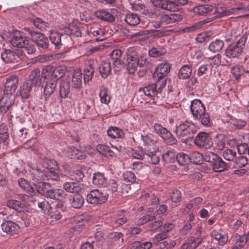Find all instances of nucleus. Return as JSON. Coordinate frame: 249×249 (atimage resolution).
I'll return each instance as SVG.
<instances>
[{
    "label": "nucleus",
    "mask_w": 249,
    "mask_h": 249,
    "mask_svg": "<svg viewBox=\"0 0 249 249\" xmlns=\"http://www.w3.org/2000/svg\"><path fill=\"white\" fill-rule=\"evenodd\" d=\"M108 195L99 189L91 190L87 196V200L89 203L94 205L100 204L105 202L107 199Z\"/></svg>",
    "instance_id": "7"
},
{
    "label": "nucleus",
    "mask_w": 249,
    "mask_h": 249,
    "mask_svg": "<svg viewBox=\"0 0 249 249\" xmlns=\"http://www.w3.org/2000/svg\"><path fill=\"white\" fill-rule=\"evenodd\" d=\"M108 136L113 139L122 138L124 136L123 131L116 126H110L107 131Z\"/></svg>",
    "instance_id": "33"
},
{
    "label": "nucleus",
    "mask_w": 249,
    "mask_h": 249,
    "mask_svg": "<svg viewBox=\"0 0 249 249\" xmlns=\"http://www.w3.org/2000/svg\"><path fill=\"white\" fill-rule=\"evenodd\" d=\"M234 167L235 168H242L245 166L248 163L247 158L245 156H240L235 159Z\"/></svg>",
    "instance_id": "63"
},
{
    "label": "nucleus",
    "mask_w": 249,
    "mask_h": 249,
    "mask_svg": "<svg viewBox=\"0 0 249 249\" xmlns=\"http://www.w3.org/2000/svg\"><path fill=\"white\" fill-rule=\"evenodd\" d=\"M191 110L193 116L204 126H208L210 122L209 115L206 112L204 105L199 100L191 102Z\"/></svg>",
    "instance_id": "1"
},
{
    "label": "nucleus",
    "mask_w": 249,
    "mask_h": 249,
    "mask_svg": "<svg viewBox=\"0 0 249 249\" xmlns=\"http://www.w3.org/2000/svg\"><path fill=\"white\" fill-rule=\"evenodd\" d=\"M97 150L102 155L107 157L114 158L115 153L110 148L105 144H98L97 146Z\"/></svg>",
    "instance_id": "36"
},
{
    "label": "nucleus",
    "mask_w": 249,
    "mask_h": 249,
    "mask_svg": "<svg viewBox=\"0 0 249 249\" xmlns=\"http://www.w3.org/2000/svg\"><path fill=\"white\" fill-rule=\"evenodd\" d=\"M127 59L126 67L129 73L133 74L139 66V56L135 49L130 47L126 51Z\"/></svg>",
    "instance_id": "6"
},
{
    "label": "nucleus",
    "mask_w": 249,
    "mask_h": 249,
    "mask_svg": "<svg viewBox=\"0 0 249 249\" xmlns=\"http://www.w3.org/2000/svg\"><path fill=\"white\" fill-rule=\"evenodd\" d=\"M203 240L201 236H190L185 243L181 245L180 248L181 249H196L202 243Z\"/></svg>",
    "instance_id": "19"
},
{
    "label": "nucleus",
    "mask_w": 249,
    "mask_h": 249,
    "mask_svg": "<svg viewBox=\"0 0 249 249\" xmlns=\"http://www.w3.org/2000/svg\"><path fill=\"white\" fill-rule=\"evenodd\" d=\"M18 183L19 187L28 193L31 196L36 194V188H35V183L31 184L27 180L20 178L18 180Z\"/></svg>",
    "instance_id": "25"
},
{
    "label": "nucleus",
    "mask_w": 249,
    "mask_h": 249,
    "mask_svg": "<svg viewBox=\"0 0 249 249\" xmlns=\"http://www.w3.org/2000/svg\"><path fill=\"white\" fill-rule=\"evenodd\" d=\"M90 32L92 36L95 37L97 41H101L106 38V33L104 29L97 28V29H91Z\"/></svg>",
    "instance_id": "42"
},
{
    "label": "nucleus",
    "mask_w": 249,
    "mask_h": 249,
    "mask_svg": "<svg viewBox=\"0 0 249 249\" xmlns=\"http://www.w3.org/2000/svg\"><path fill=\"white\" fill-rule=\"evenodd\" d=\"M62 76L58 74V70H55L52 74L51 78H48L46 81L44 89V93L46 96H50L55 90L57 84V81Z\"/></svg>",
    "instance_id": "9"
},
{
    "label": "nucleus",
    "mask_w": 249,
    "mask_h": 249,
    "mask_svg": "<svg viewBox=\"0 0 249 249\" xmlns=\"http://www.w3.org/2000/svg\"><path fill=\"white\" fill-rule=\"evenodd\" d=\"M155 83L154 84L156 86L157 93H161L166 84V79L163 78L160 80L154 79Z\"/></svg>",
    "instance_id": "62"
},
{
    "label": "nucleus",
    "mask_w": 249,
    "mask_h": 249,
    "mask_svg": "<svg viewBox=\"0 0 249 249\" xmlns=\"http://www.w3.org/2000/svg\"><path fill=\"white\" fill-rule=\"evenodd\" d=\"M190 161L196 164H201L204 160V155H203L197 151H194L191 153L190 156Z\"/></svg>",
    "instance_id": "54"
},
{
    "label": "nucleus",
    "mask_w": 249,
    "mask_h": 249,
    "mask_svg": "<svg viewBox=\"0 0 249 249\" xmlns=\"http://www.w3.org/2000/svg\"><path fill=\"white\" fill-rule=\"evenodd\" d=\"M70 83L68 81L63 82L60 86L59 94L61 98L67 97L70 92Z\"/></svg>",
    "instance_id": "53"
},
{
    "label": "nucleus",
    "mask_w": 249,
    "mask_h": 249,
    "mask_svg": "<svg viewBox=\"0 0 249 249\" xmlns=\"http://www.w3.org/2000/svg\"><path fill=\"white\" fill-rule=\"evenodd\" d=\"M13 102L11 97L7 96L4 98V100L1 101L0 106V111L5 113L9 109Z\"/></svg>",
    "instance_id": "55"
},
{
    "label": "nucleus",
    "mask_w": 249,
    "mask_h": 249,
    "mask_svg": "<svg viewBox=\"0 0 249 249\" xmlns=\"http://www.w3.org/2000/svg\"><path fill=\"white\" fill-rule=\"evenodd\" d=\"M101 101L102 103L108 104L110 101V96L107 88L104 86L100 88L99 93Z\"/></svg>",
    "instance_id": "40"
},
{
    "label": "nucleus",
    "mask_w": 249,
    "mask_h": 249,
    "mask_svg": "<svg viewBox=\"0 0 249 249\" xmlns=\"http://www.w3.org/2000/svg\"><path fill=\"white\" fill-rule=\"evenodd\" d=\"M195 143L198 147L210 148L213 144L208 134L205 132L198 133L196 136Z\"/></svg>",
    "instance_id": "10"
},
{
    "label": "nucleus",
    "mask_w": 249,
    "mask_h": 249,
    "mask_svg": "<svg viewBox=\"0 0 249 249\" xmlns=\"http://www.w3.org/2000/svg\"><path fill=\"white\" fill-rule=\"evenodd\" d=\"M51 186V185L49 183L39 182L36 185L35 184V188H36V191L39 194L45 196Z\"/></svg>",
    "instance_id": "38"
},
{
    "label": "nucleus",
    "mask_w": 249,
    "mask_h": 249,
    "mask_svg": "<svg viewBox=\"0 0 249 249\" xmlns=\"http://www.w3.org/2000/svg\"><path fill=\"white\" fill-rule=\"evenodd\" d=\"M18 83V78L16 75H11L6 79L4 90L7 96L11 97L12 94L16 90Z\"/></svg>",
    "instance_id": "13"
},
{
    "label": "nucleus",
    "mask_w": 249,
    "mask_h": 249,
    "mask_svg": "<svg viewBox=\"0 0 249 249\" xmlns=\"http://www.w3.org/2000/svg\"><path fill=\"white\" fill-rule=\"evenodd\" d=\"M90 219V216L88 214H82L75 216L74 221L76 224H79L78 226H82L87 223Z\"/></svg>",
    "instance_id": "61"
},
{
    "label": "nucleus",
    "mask_w": 249,
    "mask_h": 249,
    "mask_svg": "<svg viewBox=\"0 0 249 249\" xmlns=\"http://www.w3.org/2000/svg\"><path fill=\"white\" fill-rule=\"evenodd\" d=\"M157 18L158 19L160 20L163 24H168L180 21L182 19V16L177 14L167 15L161 13L159 14Z\"/></svg>",
    "instance_id": "18"
},
{
    "label": "nucleus",
    "mask_w": 249,
    "mask_h": 249,
    "mask_svg": "<svg viewBox=\"0 0 249 249\" xmlns=\"http://www.w3.org/2000/svg\"><path fill=\"white\" fill-rule=\"evenodd\" d=\"M197 131L195 124L191 121H185L176 125L175 133L178 137H183L195 134Z\"/></svg>",
    "instance_id": "4"
},
{
    "label": "nucleus",
    "mask_w": 249,
    "mask_h": 249,
    "mask_svg": "<svg viewBox=\"0 0 249 249\" xmlns=\"http://www.w3.org/2000/svg\"><path fill=\"white\" fill-rule=\"evenodd\" d=\"M248 240L249 237L246 234L236 237L235 243L233 246L237 249H242Z\"/></svg>",
    "instance_id": "47"
},
{
    "label": "nucleus",
    "mask_w": 249,
    "mask_h": 249,
    "mask_svg": "<svg viewBox=\"0 0 249 249\" xmlns=\"http://www.w3.org/2000/svg\"><path fill=\"white\" fill-rule=\"evenodd\" d=\"M176 160L181 165H186L190 162V156L183 153L178 154Z\"/></svg>",
    "instance_id": "58"
},
{
    "label": "nucleus",
    "mask_w": 249,
    "mask_h": 249,
    "mask_svg": "<svg viewBox=\"0 0 249 249\" xmlns=\"http://www.w3.org/2000/svg\"><path fill=\"white\" fill-rule=\"evenodd\" d=\"M33 22L34 26L40 30H46L49 27V24L48 22L44 21L39 18H36L34 19Z\"/></svg>",
    "instance_id": "56"
},
{
    "label": "nucleus",
    "mask_w": 249,
    "mask_h": 249,
    "mask_svg": "<svg viewBox=\"0 0 249 249\" xmlns=\"http://www.w3.org/2000/svg\"><path fill=\"white\" fill-rule=\"evenodd\" d=\"M62 34L59 33H53L50 36V39L52 44H53L55 49H59L62 44L61 42Z\"/></svg>",
    "instance_id": "41"
},
{
    "label": "nucleus",
    "mask_w": 249,
    "mask_h": 249,
    "mask_svg": "<svg viewBox=\"0 0 249 249\" xmlns=\"http://www.w3.org/2000/svg\"><path fill=\"white\" fill-rule=\"evenodd\" d=\"M220 156L213 152L207 151L204 154V160L211 163L212 167Z\"/></svg>",
    "instance_id": "48"
},
{
    "label": "nucleus",
    "mask_w": 249,
    "mask_h": 249,
    "mask_svg": "<svg viewBox=\"0 0 249 249\" xmlns=\"http://www.w3.org/2000/svg\"><path fill=\"white\" fill-rule=\"evenodd\" d=\"M176 152L174 150H168L162 155V159L166 163H172L176 160Z\"/></svg>",
    "instance_id": "46"
},
{
    "label": "nucleus",
    "mask_w": 249,
    "mask_h": 249,
    "mask_svg": "<svg viewBox=\"0 0 249 249\" xmlns=\"http://www.w3.org/2000/svg\"><path fill=\"white\" fill-rule=\"evenodd\" d=\"M247 39V35L244 34L237 41L231 43L225 50V55L229 58H238L243 52Z\"/></svg>",
    "instance_id": "2"
},
{
    "label": "nucleus",
    "mask_w": 249,
    "mask_h": 249,
    "mask_svg": "<svg viewBox=\"0 0 249 249\" xmlns=\"http://www.w3.org/2000/svg\"><path fill=\"white\" fill-rule=\"evenodd\" d=\"M166 50L162 48H153L149 51V54L151 57H156L163 55Z\"/></svg>",
    "instance_id": "64"
},
{
    "label": "nucleus",
    "mask_w": 249,
    "mask_h": 249,
    "mask_svg": "<svg viewBox=\"0 0 249 249\" xmlns=\"http://www.w3.org/2000/svg\"><path fill=\"white\" fill-rule=\"evenodd\" d=\"M95 16L103 20L112 22L115 20L114 17L110 13L103 10H99L95 12Z\"/></svg>",
    "instance_id": "32"
},
{
    "label": "nucleus",
    "mask_w": 249,
    "mask_h": 249,
    "mask_svg": "<svg viewBox=\"0 0 249 249\" xmlns=\"http://www.w3.org/2000/svg\"><path fill=\"white\" fill-rule=\"evenodd\" d=\"M141 91H142L146 96L150 97H154L157 94L156 86L154 84L149 85L143 89H140V92Z\"/></svg>",
    "instance_id": "43"
},
{
    "label": "nucleus",
    "mask_w": 249,
    "mask_h": 249,
    "mask_svg": "<svg viewBox=\"0 0 249 249\" xmlns=\"http://www.w3.org/2000/svg\"><path fill=\"white\" fill-rule=\"evenodd\" d=\"M228 164L222 160L220 157L212 167L213 170L215 172H222L228 168Z\"/></svg>",
    "instance_id": "51"
},
{
    "label": "nucleus",
    "mask_w": 249,
    "mask_h": 249,
    "mask_svg": "<svg viewBox=\"0 0 249 249\" xmlns=\"http://www.w3.org/2000/svg\"><path fill=\"white\" fill-rule=\"evenodd\" d=\"M99 69L102 77L106 78L111 71V63L108 61H102Z\"/></svg>",
    "instance_id": "35"
},
{
    "label": "nucleus",
    "mask_w": 249,
    "mask_h": 249,
    "mask_svg": "<svg viewBox=\"0 0 249 249\" xmlns=\"http://www.w3.org/2000/svg\"><path fill=\"white\" fill-rule=\"evenodd\" d=\"M37 204L43 213L46 214H51L52 208L48 201L44 200L41 202H37Z\"/></svg>",
    "instance_id": "57"
},
{
    "label": "nucleus",
    "mask_w": 249,
    "mask_h": 249,
    "mask_svg": "<svg viewBox=\"0 0 249 249\" xmlns=\"http://www.w3.org/2000/svg\"><path fill=\"white\" fill-rule=\"evenodd\" d=\"M191 68L187 65H184L180 69L178 76L180 79H186L190 77L192 73Z\"/></svg>",
    "instance_id": "50"
},
{
    "label": "nucleus",
    "mask_w": 249,
    "mask_h": 249,
    "mask_svg": "<svg viewBox=\"0 0 249 249\" xmlns=\"http://www.w3.org/2000/svg\"><path fill=\"white\" fill-rule=\"evenodd\" d=\"M58 70V74L63 76L64 74L65 71L61 67H57L53 69L51 65L46 66L42 70L41 74L42 78L47 80L48 78H51L53 73L55 71Z\"/></svg>",
    "instance_id": "23"
},
{
    "label": "nucleus",
    "mask_w": 249,
    "mask_h": 249,
    "mask_svg": "<svg viewBox=\"0 0 249 249\" xmlns=\"http://www.w3.org/2000/svg\"><path fill=\"white\" fill-rule=\"evenodd\" d=\"M232 13V11L227 10L223 3L215 4V7H213V12L211 13L212 17L208 19V22L215 18L229 15Z\"/></svg>",
    "instance_id": "12"
},
{
    "label": "nucleus",
    "mask_w": 249,
    "mask_h": 249,
    "mask_svg": "<svg viewBox=\"0 0 249 249\" xmlns=\"http://www.w3.org/2000/svg\"><path fill=\"white\" fill-rule=\"evenodd\" d=\"M7 206L10 208H12L17 211H23L25 209L24 203L15 200H10L7 202Z\"/></svg>",
    "instance_id": "39"
},
{
    "label": "nucleus",
    "mask_w": 249,
    "mask_h": 249,
    "mask_svg": "<svg viewBox=\"0 0 249 249\" xmlns=\"http://www.w3.org/2000/svg\"><path fill=\"white\" fill-rule=\"evenodd\" d=\"M34 87H40L42 84V77L40 76V71L36 68L32 71L26 81Z\"/></svg>",
    "instance_id": "17"
},
{
    "label": "nucleus",
    "mask_w": 249,
    "mask_h": 249,
    "mask_svg": "<svg viewBox=\"0 0 249 249\" xmlns=\"http://www.w3.org/2000/svg\"><path fill=\"white\" fill-rule=\"evenodd\" d=\"M64 191L60 189H54L51 186L45 196L55 200H59L63 197Z\"/></svg>",
    "instance_id": "29"
},
{
    "label": "nucleus",
    "mask_w": 249,
    "mask_h": 249,
    "mask_svg": "<svg viewBox=\"0 0 249 249\" xmlns=\"http://www.w3.org/2000/svg\"><path fill=\"white\" fill-rule=\"evenodd\" d=\"M1 226L2 231L10 235L17 234L20 229V226L12 221H5Z\"/></svg>",
    "instance_id": "21"
},
{
    "label": "nucleus",
    "mask_w": 249,
    "mask_h": 249,
    "mask_svg": "<svg viewBox=\"0 0 249 249\" xmlns=\"http://www.w3.org/2000/svg\"><path fill=\"white\" fill-rule=\"evenodd\" d=\"M159 149L154 147L153 150L145 149V154L142 151L134 150L131 153L132 157L139 160H145L148 162L157 164L160 161V158L157 155Z\"/></svg>",
    "instance_id": "3"
},
{
    "label": "nucleus",
    "mask_w": 249,
    "mask_h": 249,
    "mask_svg": "<svg viewBox=\"0 0 249 249\" xmlns=\"http://www.w3.org/2000/svg\"><path fill=\"white\" fill-rule=\"evenodd\" d=\"M25 30L28 33L32 40L36 42L37 46L39 48H42L43 50H46L48 48L49 45V40L43 34L34 31L29 28H25Z\"/></svg>",
    "instance_id": "8"
},
{
    "label": "nucleus",
    "mask_w": 249,
    "mask_h": 249,
    "mask_svg": "<svg viewBox=\"0 0 249 249\" xmlns=\"http://www.w3.org/2000/svg\"><path fill=\"white\" fill-rule=\"evenodd\" d=\"M222 155L226 160L234 161L236 156V152L234 150L227 148L223 150Z\"/></svg>",
    "instance_id": "52"
},
{
    "label": "nucleus",
    "mask_w": 249,
    "mask_h": 249,
    "mask_svg": "<svg viewBox=\"0 0 249 249\" xmlns=\"http://www.w3.org/2000/svg\"><path fill=\"white\" fill-rule=\"evenodd\" d=\"M66 156L71 159L83 160L86 158L85 153L74 147H69L64 150Z\"/></svg>",
    "instance_id": "16"
},
{
    "label": "nucleus",
    "mask_w": 249,
    "mask_h": 249,
    "mask_svg": "<svg viewBox=\"0 0 249 249\" xmlns=\"http://www.w3.org/2000/svg\"><path fill=\"white\" fill-rule=\"evenodd\" d=\"M28 40L27 37L22 35L20 32L16 33L11 39V43L13 47L22 48L28 45Z\"/></svg>",
    "instance_id": "20"
},
{
    "label": "nucleus",
    "mask_w": 249,
    "mask_h": 249,
    "mask_svg": "<svg viewBox=\"0 0 249 249\" xmlns=\"http://www.w3.org/2000/svg\"><path fill=\"white\" fill-rule=\"evenodd\" d=\"M155 132L163 140V142L169 145H174L177 142L176 139L167 128L159 123L154 125Z\"/></svg>",
    "instance_id": "5"
},
{
    "label": "nucleus",
    "mask_w": 249,
    "mask_h": 249,
    "mask_svg": "<svg viewBox=\"0 0 249 249\" xmlns=\"http://www.w3.org/2000/svg\"><path fill=\"white\" fill-rule=\"evenodd\" d=\"M211 236L213 243L219 246L225 245L228 241V234L221 229L213 231Z\"/></svg>",
    "instance_id": "11"
},
{
    "label": "nucleus",
    "mask_w": 249,
    "mask_h": 249,
    "mask_svg": "<svg viewBox=\"0 0 249 249\" xmlns=\"http://www.w3.org/2000/svg\"><path fill=\"white\" fill-rule=\"evenodd\" d=\"M92 183L97 186H105L107 184V178L102 173H95L92 177Z\"/></svg>",
    "instance_id": "30"
},
{
    "label": "nucleus",
    "mask_w": 249,
    "mask_h": 249,
    "mask_svg": "<svg viewBox=\"0 0 249 249\" xmlns=\"http://www.w3.org/2000/svg\"><path fill=\"white\" fill-rule=\"evenodd\" d=\"M69 203L72 207L80 209L84 203V198L82 195L76 193L69 198Z\"/></svg>",
    "instance_id": "27"
},
{
    "label": "nucleus",
    "mask_w": 249,
    "mask_h": 249,
    "mask_svg": "<svg viewBox=\"0 0 249 249\" xmlns=\"http://www.w3.org/2000/svg\"><path fill=\"white\" fill-rule=\"evenodd\" d=\"M42 166L48 171L52 170H56L58 167L57 162L54 160L47 158L44 159L42 162Z\"/></svg>",
    "instance_id": "44"
},
{
    "label": "nucleus",
    "mask_w": 249,
    "mask_h": 249,
    "mask_svg": "<svg viewBox=\"0 0 249 249\" xmlns=\"http://www.w3.org/2000/svg\"><path fill=\"white\" fill-rule=\"evenodd\" d=\"M83 184L77 181L65 182L63 185L64 190L70 193H78L82 189Z\"/></svg>",
    "instance_id": "24"
},
{
    "label": "nucleus",
    "mask_w": 249,
    "mask_h": 249,
    "mask_svg": "<svg viewBox=\"0 0 249 249\" xmlns=\"http://www.w3.org/2000/svg\"><path fill=\"white\" fill-rule=\"evenodd\" d=\"M171 69L170 65L168 63H162L160 64L155 69L153 77L154 79L160 80L167 75Z\"/></svg>",
    "instance_id": "15"
},
{
    "label": "nucleus",
    "mask_w": 249,
    "mask_h": 249,
    "mask_svg": "<svg viewBox=\"0 0 249 249\" xmlns=\"http://www.w3.org/2000/svg\"><path fill=\"white\" fill-rule=\"evenodd\" d=\"M82 74L80 70H75L73 72L71 80L72 87L80 89L82 87Z\"/></svg>",
    "instance_id": "31"
},
{
    "label": "nucleus",
    "mask_w": 249,
    "mask_h": 249,
    "mask_svg": "<svg viewBox=\"0 0 249 249\" xmlns=\"http://www.w3.org/2000/svg\"><path fill=\"white\" fill-rule=\"evenodd\" d=\"M32 175L33 180H36L38 182H42V180H44L47 178L45 173L38 169L33 170Z\"/></svg>",
    "instance_id": "60"
},
{
    "label": "nucleus",
    "mask_w": 249,
    "mask_h": 249,
    "mask_svg": "<svg viewBox=\"0 0 249 249\" xmlns=\"http://www.w3.org/2000/svg\"><path fill=\"white\" fill-rule=\"evenodd\" d=\"M1 58L5 63H15L18 62V55L15 51L6 49L1 53Z\"/></svg>",
    "instance_id": "22"
},
{
    "label": "nucleus",
    "mask_w": 249,
    "mask_h": 249,
    "mask_svg": "<svg viewBox=\"0 0 249 249\" xmlns=\"http://www.w3.org/2000/svg\"><path fill=\"white\" fill-rule=\"evenodd\" d=\"M141 139L143 142L144 145L147 146V148L145 149H148L149 146H153L152 149H150L151 150H153L154 147L158 148V146H155V144L157 143V140L152 134L149 133L145 135H142Z\"/></svg>",
    "instance_id": "28"
},
{
    "label": "nucleus",
    "mask_w": 249,
    "mask_h": 249,
    "mask_svg": "<svg viewBox=\"0 0 249 249\" xmlns=\"http://www.w3.org/2000/svg\"><path fill=\"white\" fill-rule=\"evenodd\" d=\"M33 88L31 84L27 82L22 85L19 90V92L23 99H26L29 97Z\"/></svg>",
    "instance_id": "37"
},
{
    "label": "nucleus",
    "mask_w": 249,
    "mask_h": 249,
    "mask_svg": "<svg viewBox=\"0 0 249 249\" xmlns=\"http://www.w3.org/2000/svg\"><path fill=\"white\" fill-rule=\"evenodd\" d=\"M224 46V42L223 40L216 39L210 43L208 50L213 53H217L221 51Z\"/></svg>",
    "instance_id": "34"
},
{
    "label": "nucleus",
    "mask_w": 249,
    "mask_h": 249,
    "mask_svg": "<svg viewBox=\"0 0 249 249\" xmlns=\"http://www.w3.org/2000/svg\"><path fill=\"white\" fill-rule=\"evenodd\" d=\"M246 122L242 120L231 119L229 122V125L233 129H242L246 125Z\"/></svg>",
    "instance_id": "59"
},
{
    "label": "nucleus",
    "mask_w": 249,
    "mask_h": 249,
    "mask_svg": "<svg viewBox=\"0 0 249 249\" xmlns=\"http://www.w3.org/2000/svg\"><path fill=\"white\" fill-rule=\"evenodd\" d=\"M124 20L129 25L135 26L139 23L140 19L137 15L129 13L126 15Z\"/></svg>",
    "instance_id": "49"
},
{
    "label": "nucleus",
    "mask_w": 249,
    "mask_h": 249,
    "mask_svg": "<svg viewBox=\"0 0 249 249\" xmlns=\"http://www.w3.org/2000/svg\"><path fill=\"white\" fill-rule=\"evenodd\" d=\"M151 2L156 7L171 11L178 10V4L175 2L167 0H150Z\"/></svg>",
    "instance_id": "14"
},
{
    "label": "nucleus",
    "mask_w": 249,
    "mask_h": 249,
    "mask_svg": "<svg viewBox=\"0 0 249 249\" xmlns=\"http://www.w3.org/2000/svg\"><path fill=\"white\" fill-rule=\"evenodd\" d=\"M193 12L196 15H197L208 14L212 16L211 13L213 12V6L208 4L199 5L194 7Z\"/></svg>",
    "instance_id": "26"
},
{
    "label": "nucleus",
    "mask_w": 249,
    "mask_h": 249,
    "mask_svg": "<svg viewBox=\"0 0 249 249\" xmlns=\"http://www.w3.org/2000/svg\"><path fill=\"white\" fill-rule=\"evenodd\" d=\"M8 125L2 123L0 124V142H4L9 138Z\"/></svg>",
    "instance_id": "45"
}]
</instances>
